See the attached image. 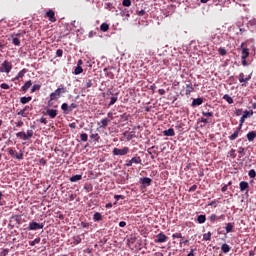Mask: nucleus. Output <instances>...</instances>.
Returning a JSON list of instances; mask_svg holds the SVG:
<instances>
[{
	"label": "nucleus",
	"instance_id": "nucleus-55",
	"mask_svg": "<svg viewBox=\"0 0 256 256\" xmlns=\"http://www.w3.org/2000/svg\"><path fill=\"white\" fill-rule=\"evenodd\" d=\"M56 55H57V57H63V50L58 49V50L56 51Z\"/></svg>",
	"mask_w": 256,
	"mask_h": 256
},
{
	"label": "nucleus",
	"instance_id": "nucleus-25",
	"mask_svg": "<svg viewBox=\"0 0 256 256\" xmlns=\"http://www.w3.org/2000/svg\"><path fill=\"white\" fill-rule=\"evenodd\" d=\"M223 99H224V101H227V103H228L229 105H233V98H232L231 96H229L228 94H225V95L223 96Z\"/></svg>",
	"mask_w": 256,
	"mask_h": 256
},
{
	"label": "nucleus",
	"instance_id": "nucleus-47",
	"mask_svg": "<svg viewBox=\"0 0 256 256\" xmlns=\"http://www.w3.org/2000/svg\"><path fill=\"white\" fill-rule=\"evenodd\" d=\"M202 115H203V117H213V112H209V111L205 112V111H203Z\"/></svg>",
	"mask_w": 256,
	"mask_h": 256
},
{
	"label": "nucleus",
	"instance_id": "nucleus-44",
	"mask_svg": "<svg viewBox=\"0 0 256 256\" xmlns=\"http://www.w3.org/2000/svg\"><path fill=\"white\" fill-rule=\"evenodd\" d=\"M239 83H245V74L243 72L239 74Z\"/></svg>",
	"mask_w": 256,
	"mask_h": 256
},
{
	"label": "nucleus",
	"instance_id": "nucleus-28",
	"mask_svg": "<svg viewBox=\"0 0 256 256\" xmlns=\"http://www.w3.org/2000/svg\"><path fill=\"white\" fill-rule=\"evenodd\" d=\"M237 153H238L239 159H241V157H245V148L239 147Z\"/></svg>",
	"mask_w": 256,
	"mask_h": 256
},
{
	"label": "nucleus",
	"instance_id": "nucleus-49",
	"mask_svg": "<svg viewBox=\"0 0 256 256\" xmlns=\"http://www.w3.org/2000/svg\"><path fill=\"white\" fill-rule=\"evenodd\" d=\"M91 139H95V141H99V133H94L90 135Z\"/></svg>",
	"mask_w": 256,
	"mask_h": 256
},
{
	"label": "nucleus",
	"instance_id": "nucleus-32",
	"mask_svg": "<svg viewBox=\"0 0 256 256\" xmlns=\"http://www.w3.org/2000/svg\"><path fill=\"white\" fill-rule=\"evenodd\" d=\"M247 27H256V18H252L248 21Z\"/></svg>",
	"mask_w": 256,
	"mask_h": 256
},
{
	"label": "nucleus",
	"instance_id": "nucleus-26",
	"mask_svg": "<svg viewBox=\"0 0 256 256\" xmlns=\"http://www.w3.org/2000/svg\"><path fill=\"white\" fill-rule=\"evenodd\" d=\"M100 31H103V33H107V31H109V24L102 23L100 26Z\"/></svg>",
	"mask_w": 256,
	"mask_h": 256
},
{
	"label": "nucleus",
	"instance_id": "nucleus-15",
	"mask_svg": "<svg viewBox=\"0 0 256 256\" xmlns=\"http://www.w3.org/2000/svg\"><path fill=\"white\" fill-rule=\"evenodd\" d=\"M103 72L105 73V76L108 77V79H115V74H113V72L110 71L109 68H104Z\"/></svg>",
	"mask_w": 256,
	"mask_h": 256
},
{
	"label": "nucleus",
	"instance_id": "nucleus-38",
	"mask_svg": "<svg viewBox=\"0 0 256 256\" xmlns=\"http://www.w3.org/2000/svg\"><path fill=\"white\" fill-rule=\"evenodd\" d=\"M79 243H81V236H75L73 238V244L74 245H79Z\"/></svg>",
	"mask_w": 256,
	"mask_h": 256
},
{
	"label": "nucleus",
	"instance_id": "nucleus-37",
	"mask_svg": "<svg viewBox=\"0 0 256 256\" xmlns=\"http://www.w3.org/2000/svg\"><path fill=\"white\" fill-rule=\"evenodd\" d=\"M80 139L85 143L86 141H88L89 135H87V133H82L80 134Z\"/></svg>",
	"mask_w": 256,
	"mask_h": 256
},
{
	"label": "nucleus",
	"instance_id": "nucleus-11",
	"mask_svg": "<svg viewBox=\"0 0 256 256\" xmlns=\"http://www.w3.org/2000/svg\"><path fill=\"white\" fill-rule=\"evenodd\" d=\"M193 91H195V88L193 87L191 81H188V83L186 84V95H191Z\"/></svg>",
	"mask_w": 256,
	"mask_h": 256
},
{
	"label": "nucleus",
	"instance_id": "nucleus-21",
	"mask_svg": "<svg viewBox=\"0 0 256 256\" xmlns=\"http://www.w3.org/2000/svg\"><path fill=\"white\" fill-rule=\"evenodd\" d=\"M239 185H240V191L241 192L247 191V189H249V183L248 182L241 181Z\"/></svg>",
	"mask_w": 256,
	"mask_h": 256
},
{
	"label": "nucleus",
	"instance_id": "nucleus-6",
	"mask_svg": "<svg viewBox=\"0 0 256 256\" xmlns=\"http://www.w3.org/2000/svg\"><path fill=\"white\" fill-rule=\"evenodd\" d=\"M252 115H253V110H250V111L246 110V111H244V114L240 118L239 126L243 127V123H245V120L247 119V117H252Z\"/></svg>",
	"mask_w": 256,
	"mask_h": 256
},
{
	"label": "nucleus",
	"instance_id": "nucleus-45",
	"mask_svg": "<svg viewBox=\"0 0 256 256\" xmlns=\"http://www.w3.org/2000/svg\"><path fill=\"white\" fill-rule=\"evenodd\" d=\"M85 87H86V89H91V87H93V81L87 80Z\"/></svg>",
	"mask_w": 256,
	"mask_h": 256
},
{
	"label": "nucleus",
	"instance_id": "nucleus-17",
	"mask_svg": "<svg viewBox=\"0 0 256 256\" xmlns=\"http://www.w3.org/2000/svg\"><path fill=\"white\" fill-rule=\"evenodd\" d=\"M31 85H33V82L31 80H28L22 87V91H24V93H27V91L30 89Z\"/></svg>",
	"mask_w": 256,
	"mask_h": 256
},
{
	"label": "nucleus",
	"instance_id": "nucleus-12",
	"mask_svg": "<svg viewBox=\"0 0 256 256\" xmlns=\"http://www.w3.org/2000/svg\"><path fill=\"white\" fill-rule=\"evenodd\" d=\"M46 115H48L50 117V119H55V117H57V110L47 109L46 110Z\"/></svg>",
	"mask_w": 256,
	"mask_h": 256
},
{
	"label": "nucleus",
	"instance_id": "nucleus-3",
	"mask_svg": "<svg viewBox=\"0 0 256 256\" xmlns=\"http://www.w3.org/2000/svg\"><path fill=\"white\" fill-rule=\"evenodd\" d=\"M11 69H13V65L11 62L5 60L0 67V73H11Z\"/></svg>",
	"mask_w": 256,
	"mask_h": 256
},
{
	"label": "nucleus",
	"instance_id": "nucleus-42",
	"mask_svg": "<svg viewBox=\"0 0 256 256\" xmlns=\"http://www.w3.org/2000/svg\"><path fill=\"white\" fill-rule=\"evenodd\" d=\"M218 53H219V55H222V57H223V56L227 55V50L225 48H219Z\"/></svg>",
	"mask_w": 256,
	"mask_h": 256
},
{
	"label": "nucleus",
	"instance_id": "nucleus-2",
	"mask_svg": "<svg viewBox=\"0 0 256 256\" xmlns=\"http://www.w3.org/2000/svg\"><path fill=\"white\" fill-rule=\"evenodd\" d=\"M16 137L18 139H22L23 141H29L33 137V130H27V132H18L16 133Z\"/></svg>",
	"mask_w": 256,
	"mask_h": 256
},
{
	"label": "nucleus",
	"instance_id": "nucleus-54",
	"mask_svg": "<svg viewBox=\"0 0 256 256\" xmlns=\"http://www.w3.org/2000/svg\"><path fill=\"white\" fill-rule=\"evenodd\" d=\"M0 87H1V89H9L10 87H9V84H7V83H2L1 85H0Z\"/></svg>",
	"mask_w": 256,
	"mask_h": 256
},
{
	"label": "nucleus",
	"instance_id": "nucleus-24",
	"mask_svg": "<svg viewBox=\"0 0 256 256\" xmlns=\"http://www.w3.org/2000/svg\"><path fill=\"white\" fill-rule=\"evenodd\" d=\"M25 73H27V69H22L15 77L16 80L23 79L25 77Z\"/></svg>",
	"mask_w": 256,
	"mask_h": 256
},
{
	"label": "nucleus",
	"instance_id": "nucleus-18",
	"mask_svg": "<svg viewBox=\"0 0 256 256\" xmlns=\"http://www.w3.org/2000/svg\"><path fill=\"white\" fill-rule=\"evenodd\" d=\"M246 137H247V140H248L249 142L255 141L256 132H255V131H250V132L247 133Z\"/></svg>",
	"mask_w": 256,
	"mask_h": 256
},
{
	"label": "nucleus",
	"instance_id": "nucleus-39",
	"mask_svg": "<svg viewBox=\"0 0 256 256\" xmlns=\"http://www.w3.org/2000/svg\"><path fill=\"white\" fill-rule=\"evenodd\" d=\"M204 241H211V232L203 234Z\"/></svg>",
	"mask_w": 256,
	"mask_h": 256
},
{
	"label": "nucleus",
	"instance_id": "nucleus-59",
	"mask_svg": "<svg viewBox=\"0 0 256 256\" xmlns=\"http://www.w3.org/2000/svg\"><path fill=\"white\" fill-rule=\"evenodd\" d=\"M189 191H190V193L193 192V191H197V185L191 186Z\"/></svg>",
	"mask_w": 256,
	"mask_h": 256
},
{
	"label": "nucleus",
	"instance_id": "nucleus-64",
	"mask_svg": "<svg viewBox=\"0 0 256 256\" xmlns=\"http://www.w3.org/2000/svg\"><path fill=\"white\" fill-rule=\"evenodd\" d=\"M195 250L194 249H191L189 254L187 256H195Z\"/></svg>",
	"mask_w": 256,
	"mask_h": 256
},
{
	"label": "nucleus",
	"instance_id": "nucleus-34",
	"mask_svg": "<svg viewBox=\"0 0 256 256\" xmlns=\"http://www.w3.org/2000/svg\"><path fill=\"white\" fill-rule=\"evenodd\" d=\"M38 243H41V238H36L33 241H30L29 245H31V247H35V245H38Z\"/></svg>",
	"mask_w": 256,
	"mask_h": 256
},
{
	"label": "nucleus",
	"instance_id": "nucleus-51",
	"mask_svg": "<svg viewBox=\"0 0 256 256\" xmlns=\"http://www.w3.org/2000/svg\"><path fill=\"white\" fill-rule=\"evenodd\" d=\"M228 157H232V159H235V150L232 149L231 151L228 152Z\"/></svg>",
	"mask_w": 256,
	"mask_h": 256
},
{
	"label": "nucleus",
	"instance_id": "nucleus-10",
	"mask_svg": "<svg viewBox=\"0 0 256 256\" xmlns=\"http://www.w3.org/2000/svg\"><path fill=\"white\" fill-rule=\"evenodd\" d=\"M245 45V43L241 44V49H242V55H241V59H247V57H249V48H243Z\"/></svg>",
	"mask_w": 256,
	"mask_h": 256
},
{
	"label": "nucleus",
	"instance_id": "nucleus-29",
	"mask_svg": "<svg viewBox=\"0 0 256 256\" xmlns=\"http://www.w3.org/2000/svg\"><path fill=\"white\" fill-rule=\"evenodd\" d=\"M197 221H198V223L203 224V223H205V221H207V217L205 215H199L197 217Z\"/></svg>",
	"mask_w": 256,
	"mask_h": 256
},
{
	"label": "nucleus",
	"instance_id": "nucleus-57",
	"mask_svg": "<svg viewBox=\"0 0 256 256\" xmlns=\"http://www.w3.org/2000/svg\"><path fill=\"white\" fill-rule=\"evenodd\" d=\"M210 221H212V222L217 221V215L211 214V216H210Z\"/></svg>",
	"mask_w": 256,
	"mask_h": 256
},
{
	"label": "nucleus",
	"instance_id": "nucleus-61",
	"mask_svg": "<svg viewBox=\"0 0 256 256\" xmlns=\"http://www.w3.org/2000/svg\"><path fill=\"white\" fill-rule=\"evenodd\" d=\"M81 227H83V228L85 229V228L89 227V223H87V222H82V223H81Z\"/></svg>",
	"mask_w": 256,
	"mask_h": 256
},
{
	"label": "nucleus",
	"instance_id": "nucleus-53",
	"mask_svg": "<svg viewBox=\"0 0 256 256\" xmlns=\"http://www.w3.org/2000/svg\"><path fill=\"white\" fill-rule=\"evenodd\" d=\"M252 76H253V73H250L246 78H244V83H247L248 81H251Z\"/></svg>",
	"mask_w": 256,
	"mask_h": 256
},
{
	"label": "nucleus",
	"instance_id": "nucleus-30",
	"mask_svg": "<svg viewBox=\"0 0 256 256\" xmlns=\"http://www.w3.org/2000/svg\"><path fill=\"white\" fill-rule=\"evenodd\" d=\"M74 75H81V73H83V67L81 66H77L75 69H74Z\"/></svg>",
	"mask_w": 256,
	"mask_h": 256
},
{
	"label": "nucleus",
	"instance_id": "nucleus-48",
	"mask_svg": "<svg viewBox=\"0 0 256 256\" xmlns=\"http://www.w3.org/2000/svg\"><path fill=\"white\" fill-rule=\"evenodd\" d=\"M17 115H20L21 117H27L29 114L25 112V110H20Z\"/></svg>",
	"mask_w": 256,
	"mask_h": 256
},
{
	"label": "nucleus",
	"instance_id": "nucleus-40",
	"mask_svg": "<svg viewBox=\"0 0 256 256\" xmlns=\"http://www.w3.org/2000/svg\"><path fill=\"white\" fill-rule=\"evenodd\" d=\"M61 109H62V111H64V113H67V111H69V104L63 103L61 105Z\"/></svg>",
	"mask_w": 256,
	"mask_h": 256
},
{
	"label": "nucleus",
	"instance_id": "nucleus-43",
	"mask_svg": "<svg viewBox=\"0 0 256 256\" xmlns=\"http://www.w3.org/2000/svg\"><path fill=\"white\" fill-rule=\"evenodd\" d=\"M122 5L123 7H131V0H123Z\"/></svg>",
	"mask_w": 256,
	"mask_h": 256
},
{
	"label": "nucleus",
	"instance_id": "nucleus-13",
	"mask_svg": "<svg viewBox=\"0 0 256 256\" xmlns=\"http://www.w3.org/2000/svg\"><path fill=\"white\" fill-rule=\"evenodd\" d=\"M152 181L153 180L151 178H147V177L140 179V183H142V185H144V187H149V185H151Z\"/></svg>",
	"mask_w": 256,
	"mask_h": 256
},
{
	"label": "nucleus",
	"instance_id": "nucleus-16",
	"mask_svg": "<svg viewBox=\"0 0 256 256\" xmlns=\"http://www.w3.org/2000/svg\"><path fill=\"white\" fill-rule=\"evenodd\" d=\"M199 105H203V98H195L192 101V107H199Z\"/></svg>",
	"mask_w": 256,
	"mask_h": 256
},
{
	"label": "nucleus",
	"instance_id": "nucleus-46",
	"mask_svg": "<svg viewBox=\"0 0 256 256\" xmlns=\"http://www.w3.org/2000/svg\"><path fill=\"white\" fill-rule=\"evenodd\" d=\"M172 239H183V235L181 233H175L172 235Z\"/></svg>",
	"mask_w": 256,
	"mask_h": 256
},
{
	"label": "nucleus",
	"instance_id": "nucleus-14",
	"mask_svg": "<svg viewBox=\"0 0 256 256\" xmlns=\"http://www.w3.org/2000/svg\"><path fill=\"white\" fill-rule=\"evenodd\" d=\"M163 135L165 137H175V130L173 128H169L168 130H164Z\"/></svg>",
	"mask_w": 256,
	"mask_h": 256
},
{
	"label": "nucleus",
	"instance_id": "nucleus-31",
	"mask_svg": "<svg viewBox=\"0 0 256 256\" xmlns=\"http://www.w3.org/2000/svg\"><path fill=\"white\" fill-rule=\"evenodd\" d=\"M41 90V84H34L31 88V93H35V91Z\"/></svg>",
	"mask_w": 256,
	"mask_h": 256
},
{
	"label": "nucleus",
	"instance_id": "nucleus-62",
	"mask_svg": "<svg viewBox=\"0 0 256 256\" xmlns=\"http://www.w3.org/2000/svg\"><path fill=\"white\" fill-rule=\"evenodd\" d=\"M159 95H165V89H159L158 90Z\"/></svg>",
	"mask_w": 256,
	"mask_h": 256
},
{
	"label": "nucleus",
	"instance_id": "nucleus-7",
	"mask_svg": "<svg viewBox=\"0 0 256 256\" xmlns=\"http://www.w3.org/2000/svg\"><path fill=\"white\" fill-rule=\"evenodd\" d=\"M167 235H165L163 232H160L157 236H156V240L155 243H165L167 241Z\"/></svg>",
	"mask_w": 256,
	"mask_h": 256
},
{
	"label": "nucleus",
	"instance_id": "nucleus-4",
	"mask_svg": "<svg viewBox=\"0 0 256 256\" xmlns=\"http://www.w3.org/2000/svg\"><path fill=\"white\" fill-rule=\"evenodd\" d=\"M112 153L118 157H123V155H127V153H129V147L114 148Z\"/></svg>",
	"mask_w": 256,
	"mask_h": 256
},
{
	"label": "nucleus",
	"instance_id": "nucleus-60",
	"mask_svg": "<svg viewBox=\"0 0 256 256\" xmlns=\"http://www.w3.org/2000/svg\"><path fill=\"white\" fill-rule=\"evenodd\" d=\"M228 187H229V186H228L227 184L224 185V186L222 187V189H221L222 193H225V192L227 191Z\"/></svg>",
	"mask_w": 256,
	"mask_h": 256
},
{
	"label": "nucleus",
	"instance_id": "nucleus-35",
	"mask_svg": "<svg viewBox=\"0 0 256 256\" xmlns=\"http://www.w3.org/2000/svg\"><path fill=\"white\" fill-rule=\"evenodd\" d=\"M117 100H118V98H117V96H112L111 98H110V102H109V107H111V105H115L116 103H117Z\"/></svg>",
	"mask_w": 256,
	"mask_h": 256
},
{
	"label": "nucleus",
	"instance_id": "nucleus-19",
	"mask_svg": "<svg viewBox=\"0 0 256 256\" xmlns=\"http://www.w3.org/2000/svg\"><path fill=\"white\" fill-rule=\"evenodd\" d=\"M18 35H19V34H13V35H12V43H13V45H15L16 47H19V45H21V40H19V39L17 38Z\"/></svg>",
	"mask_w": 256,
	"mask_h": 256
},
{
	"label": "nucleus",
	"instance_id": "nucleus-36",
	"mask_svg": "<svg viewBox=\"0 0 256 256\" xmlns=\"http://www.w3.org/2000/svg\"><path fill=\"white\" fill-rule=\"evenodd\" d=\"M233 224L232 223H227L226 224V233H231V231H233Z\"/></svg>",
	"mask_w": 256,
	"mask_h": 256
},
{
	"label": "nucleus",
	"instance_id": "nucleus-56",
	"mask_svg": "<svg viewBox=\"0 0 256 256\" xmlns=\"http://www.w3.org/2000/svg\"><path fill=\"white\" fill-rule=\"evenodd\" d=\"M146 13H147V12H145V10H140V11H138L137 15H138L139 17H143L144 15H146Z\"/></svg>",
	"mask_w": 256,
	"mask_h": 256
},
{
	"label": "nucleus",
	"instance_id": "nucleus-8",
	"mask_svg": "<svg viewBox=\"0 0 256 256\" xmlns=\"http://www.w3.org/2000/svg\"><path fill=\"white\" fill-rule=\"evenodd\" d=\"M241 129H243V127L239 125L238 128H236V130L234 131V133L228 137V139L230 141H235V139L239 137V133H241Z\"/></svg>",
	"mask_w": 256,
	"mask_h": 256
},
{
	"label": "nucleus",
	"instance_id": "nucleus-41",
	"mask_svg": "<svg viewBox=\"0 0 256 256\" xmlns=\"http://www.w3.org/2000/svg\"><path fill=\"white\" fill-rule=\"evenodd\" d=\"M248 175L250 177V179H255L256 177V172L254 169H251L249 172H248Z\"/></svg>",
	"mask_w": 256,
	"mask_h": 256
},
{
	"label": "nucleus",
	"instance_id": "nucleus-27",
	"mask_svg": "<svg viewBox=\"0 0 256 256\" xmlns=\"http://www.w3.org/2000/svg\"><path fill=\"white\" fill-rule=\"evenodd\" d=\"M93 219L95 221H103V215H101V213L99 212H96L94 215H93Z\"/></svg>",
	"mask_w": 256,
	"mask_h": 256
},
{
	"label": "nucleus",
	"instance_id": "nucleus-1",
	"mask_svg": "<svg viewBox=\"0 0 256 256\" xmlns=\"http://www.w3.org/2000/svg\"><path fill=\"white\" fill-rule=\"evenodd\" d=\"M62 93H67V89H65L63 85H60L54 92L50 94V101H55V99H59Z\"/></svg>",
	"mask_w": 256,
	"mask_h": 256
},
{
	"label": "nucleus",
	"instance_id": "nucleus-33",
	"mask_svg": "<svg viewBox=\"0 0 256 256\" xmlns=\"http://www.w3.org/2000/svg\"><path fill=\"white\" fill-rule=\"evenodd\" d=\"M221 249L224 253H229V251H231V247L228 244H223Z\"/></svg>",
	"mask_w": 256,
	"mask_h": 256
},
{
	"label": "nucleus",
	"instance_id": "nucleus-23",
	"mask_svg": "<svg viewBox=\"0 0 256 256\" xmlns=\"http://www.w3.org/2000/svg\"><path fill=\"white\" fill-rule=\"evenodd\" d=\"M101 125H100V129H105V127H107L110 123V120L108 118H104L101 120Z\"/></svg>",
	"mask_w": 256,
	"mask_h": 256
},
{
	"label": "nucleus",
	"instance_id": "nucleus-50",
	"mask_svg": "<svg viewBox=\"0 0 256 256\" xmlns=\"http://www.w3.org/2000/svg\"><path fill=\"white\" fill-rule=\"evenodd\" d=\"M213 3L215 5H224L225 4V0H213Z\"/></svg>",
	"mask_w": 256,
	"mask_h": 256
},
{
	"label": "nucleus",
	"instance_id": "nucleus-63",
	"mask_svg": "<svg viewBox=\"0 0 256 256\" xmlns=\"http://www.w3.org/2000/svg\"><path fill=\"white\" fill-rule=\"evenodd\" d=\"M126 225H127V222H125V221H121L119 223V227H125Z\"/></svg>",
	"mask_w": 256,
	"mask_h": 256
},
{
	"label": "nucleus",
	"instance_id": "nucleus-22",
	"mask_svg": "<svg viewBox=\"0 0 256 256\" xmlns=\"http://www.w3.org/2000/svg\"><path fill=\"white\" fill-rule=\"evenodd\" d=\"M33 99V97L28 96V97H21L20 98V103H22V105H27V103H29V101H31Z\"/></svg>",
	"mask_w": 256,
	"mask_h": 256
},
{
	"label": "nucleus",
	"instance_id": "nucleus-52",
	"mask_svg": "<svg viewBox=\"0 0 256 256\" xmlns=\"http://www.w3.org/2000/svg\"><path fill=\"white\" fill-rule=\"evenodd\" d=\"M16 127H23L24 123L21 121V119H18L17 122H15Z\"/></svg>",
	"mask_w": 256,
	"mask_h": 256
},
{
	"label": "nucleus",
	"instance_id": "nucleus-9",
	"mask_svg": "<svg viewBox=\"0 0 256 256\" xmlns=\"http://www.w3.org/2000/svg\"><path fill=\"white\" fill-rule=\"evenodd\" d=\"M46 17H48L49 21H51V23H55V21H57V18H55V11L53 10H48L46 12Z\"/></svg>",
	"mask_w": 256,
	"mask_h": 256
},
{
	"label": "nucleus",
	"instance_id": "nucleus-5",
	"mask_svg": "<svg viewBox=\"0 0 256 256\" xmlns=\"http://www.w3.org/2000/svg\"><path fill=\"white\" fill-rule=\"evenodd\" d=\"M43 227H45L43 223L39 224L37 222H30L27 229L28 231H37L39 229H43Z\"/></svg>",
	"mask_w": 256,
	"mask_h": 256
},
{
	"label": "nucleus",
	"instance_id": "nucleus-20",
	"mask_svg": "<svg viewBox=\"0 0 256 256\" xmlns=\"http://www.w3.org/2000/svg\"><path fill=\"white\" fill-rule=\"evenodd\" d=\"M81 179H83V175H81V174H77V175L70 177L71 183H77V181H81Z\"/></svg>",
	"mask_w": 256,
	"mask_h": 256
},
{
	"label": "nucleus",
	"instance_id": "nucleus-58",
	"mask_svg": "<svg viewBox=\"0 0 256 256\" xmlns=\"http://www.w3.org/2000/svg\"><path fill=\"white\" fill-rule=\"evenodd\" d=\"M40 123H43L44 125H47V119L45 117L40 118Z\"/></svg>",
	"mask_w": 256,
	"mask_h": 256
}]
</instances>
